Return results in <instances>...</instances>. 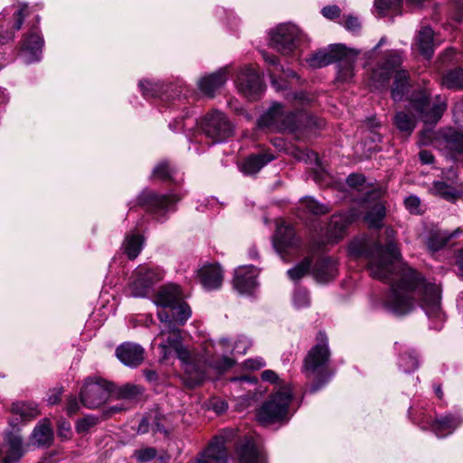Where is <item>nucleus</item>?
I'll return each mask as SVG.
<instances>
[{
    "label": "nucleus",
    "mask_w": 463,
    "mask_h": 463,
    "mask_svg": "<svg viewBox=\"0 0 463 463\" xmlns=\"http://www.w3.org/2000/svg\"><path fill=\"white\" fill-rule=\"evenodd\" d=\"M385 246L367 238L354 240L348 247L353 257L368 260L370 275L391 283V290L383 299V307L398 317L412 312L418 303L430 318L442 317L440 288L435 283L425 282L413 269L403 263L401 252L394 242L395 232L387 228L384 232Z\"/></svg>",
    "instance_id": "nucleus-1"
},
{
    "label": "nucleus",
    "mask_w": 463,
    "mask_h": 463,
    "mask_svg": "<svg viewBox=\"0 0 463 463\" xmlns=\"http://www.w3.org/2000/svg\"><path fill=\"white\" fill-rule=\"evenodd\" d=\"M159 332L155 336V341H159V360L166 363L176 356L184 370L186 383L190 387L201 383L207 375V362L205 352L203 354L192 353L183 345V336L176 323L170 315L164 311H158Z\"/></svg>",
    "instance_id": "nucleus-2"
},
{
    "label": "nucleus",
    "mask_w": 463,
    "mask_h": 463,
    "mask_svg": "<svg viewBox=\"0 0 463 463\" xmlns=\"http://www.w3.org/2000/svg\"><path fill=\"white\" fill-rule=\"evenodd\" d=\"M402 61V52L390 51L384 62L373 71L369 86L374 90L384 89L388 85L391 76L395 72L392 97L395 101L401 100L410 86L408 72L404 70H398Z\"/></svg>",
    "instance_id": "nucleus-3"
},
{
    "label": "nucleus",
    "mask_w": 463,
    "mask_h": 463,
    "mask_svg": "<svg viewBox=\"0 0 463 463\" xmlns=\"http://www.w3.org/2000/svg\"><path fill=\"white\" fill-rule=\"evenodd\" d=\"M329 358L330 352L326 335L320 333L318 343L307 354L301 370L306 378L313 381L308 391L310 393L317 392L329 381Z\"/></svg>",
    "instance_id": "nucleus-4"
},
{
    "label": "nucleus",
    "mask_w": 463,
    "mask_h": 463,
    "mask_svg": "<svg viewBox=\"0 0 463 463\" xmlns=\"http://www.w3.org/2000/svg\"><path fill=\"white\" fill-rule=\"evenodd\" d=\"M251 343L246 336H240L236 342L232 345L226 338L220 339L216 344L212 341L205 344L203 350L207 362V371L214 370L218 373L228 370L234 364V360L226 356L228 352L244 354L250 346Z\"/></svg>",
    "instance_id": "nucleus-5"
},
{
    "label": "nucleus",
    "mask_w": 463,
    "mask_h": 463,
    "mask_svg": "<svg viewBox=\"0 0 463 463\" xmlns=\"http://www.w3.org/2000/svg\"><path fill=\"white\" fill-rule=\"evenodd\" d=\"M291 401V388L288 385L280 387L258 410V421L263 426L287 423L292 415L289 411Z\"/></svg>",
    "instance_id": "nucleus-6"
},
{
    "label": "nucleus",
    "mask_w": 463,
    "mask_h": 463,
    "mask_svg": "<svg viewBox=\"0 0 463 463\" xmlns=\"http://www.w3.org/2000/svg\"><path fill=\"white\" fill-rule=\"evenodd\" d=\"M258 125L260 127L275 128L279 130H288L290 132L312 126L318 127L315 119L308 114L304 112L286 113L279 103L273 104L269 109L260 118Z\"/></svg>",
    "instance_id": "nucleus-7"
},
{
    "label": "nucleus",
    "mask_w": 463,
    "mask_h": 463,
    "mask_svg": "<svg viewBox=\"0 0 463 463\" xmlns=\"http://www.w3.org/2000/svg\"><path fill=\"white\" fill-rule=\"evenodd\" d=\"M154 304L167 308L163 311L168 313L170 317L179 325H184L192 314L190 307L183 300L180 288L176 285L162 287L154 299Z\"/></svg>",
    "instance_id": "nucleus-8"
},
{
    "label": "nucleus",
    "mask_w": 463,
    "mask_h": 463,
    "mask_svg": "<svg viewBox=\"0 0 463 463\" xmlns=\"http://www.w3.org/2000/svg\"><path fill=\"white\" fill-rule=\"evenodd\" d=\"M113 392V383L99 377H89L84 382L80 397L83 406L96 409L103 405Z\"/></svg>",
    "instance_id": "nucleus-9"
},
{
    "label": "nucleus",
    "mask_w": 463,
    "mask_h": 463,
    "mask_svg": "<svg viewBox=\"0 0 463 463\" xmlns=\"http://www.w3.org/2000/svg\"><path fill=\"white\" fill-rule=\"evenodd\" d=\"M306 38L302 31L293 24H280L270 33L272 47L285 55L293 52Z\"/></svg>",
    "instance_id": "nucleus-10"
},
{
    "label": "nucleus",
    "mask_w": 463,
    "mask_h": 463,
    "mask_svg": "<svg viewBox=\"0 0 463 463\" xmlns=\"http://www.w3.org/2000/svg\"><path fill=\"white\" fill-rule=\"evenodd\" d=\"M410 107L415 110L419 118L426 124H436L447 109L444 100H438L431 104L430 93L427 90H420L412 93L410 99Z\"/></svg>",
    "instance_id": "nucleus-11"
},
{
    "label": "nucleus",
    "mask_w": 463,
    "mask_h": 463,
    "mask_svg": "<svg viewBox=\"0 0 463 463\" xmlns=\"http://www.w3.org/2000/svg\"><path fill=\"white\" fill-rule=\"evenodd\" d=\"M18 418H11L9 426L4 435V442L0 444V463H17L24 455L25 449L20 430L17 427Z\"/></svg>",
    "instance_id": "nucleus-12"
},
{
    "label": "nucleus",
    "mask_w": 463,
    "mask_h": 463,
    "mask_svg": "<svg viewBox=\"0 0 463 463\" xmlns=\"http://www.w3.org/2000/svg\"><path fill=\"white\" fill-rule=\"evenodd\" d=\"M201 128L205 136L218 143L225 140L233 132V126L227 117L220 111L208 114L201 123Z\"/></svg>",
    "instance_id": "nucleus-13"
},
{
    "label": "nucleus",
    "mask_w": 463,
    "mask_h": 463,
    "mask_svg": "<svg viewBox=\"0 0 463 463\" xmlns=\"http://www.w3.org/2000/svg\"><path fill=\"white\" fill-rule=\"evenodd\" d=\"M132 278L129 284L130 295L135 298H146L152 293L153 285L162 279V273L157 269L140 266L135 269Z\"/></svg>",
    "instance_id": "nucleus-14"
},
{
    "label": "nucleus",
    "mask_w": 463,
    "mask_h": 463,
    "mask_svg": "<svg viewBox=\"0 0 463 463\" xmlns=\"http://www.w3.org/2000/svg\"><path fill=\"white\" fill-rule=\"evenodd\" d=\"M179 200L180 197L175 194H157L152 191H144L138 197L139 203L156 214L160 222L165 220L168 212L174 210Z\"/></svg>",
    "instance_id": "nucleus-15"
},
{
    "label": "nucleus",
    "mask_w": 463,
    "mask_h": 463,
    "mask_svg": "<svg viewBox=\"0 0 463 463\" xmlns=\"http://www.w3.org/2000/svg\"><path fill=\"white\" fill-rule=\"evenodd\" d=\"M235 85L238 91L248 99H258L263 91V85L259 74L250 65L240 70Z\"/></svg>",
    "instance_id": "nucleus-16"
},
{
    "label": "nucleus",
    "mask_w": 463,
    "mask_h": 463,
    "mask_svg": "<svg viewBox=\"0 0 463 463\" xmlns=\"http://www.w3.org/2000/svg\"><path fill=\"white\" fill-rule=\"evenodd\" d=\"M260 269L252 265L240 266L234 271L233 288L241 295L251 294L258 287Z\"/></svg>",
    "instance_id": "nucleus-17"
},
{
    "label": "nucleus",
    "mask_w": 463,
    "mask_h": 463,
    "mask_svg": "<svg viewBox=\"0 0 463 463\" xmlns=\"http://www.w3.org/2000/svg\"><path fill=\"white\" fill-rule=\"evenodd\" d=\"M230 434V431H225L223 434L216 436L195 463H228L225 443Z\"/></svg>",
    "instance_id": "nucleus-18"
},
{
    "label": "nucleus",
    "mask_w": 463,
    "mask_h": 463,
    "mask_svg": "<svg viewBox=\"0 0 463 463\" xmlns=\"http://www.w3.org/2000/svg\"><path fill=\"white\" fill-rule=\"evenodd\" d=\"M346 46L341 43L332 44L328 49L320 50L306 59L307 64L312 68H322L336 61L339 57L346 55Z\"/></svg>",
    "instance_id": "nucleus-19"
},
{
    "label": "nucleus",
    "mask_w": 463,
    "mask_h": 463,
    "mask_svg": "<svg viewBox=\"0 0 463 463\" xmlns=\"http://www.w3.org/2000/svg\"><path fill=\"white\" fill-rule=\"evenodd\" d=\"M43 39L37 29H33L24 39L22 56L25 63L38 61L41 59Z\"/></svg>",
    "instance_id": "nucleus-20"
},
{
    "label": "nucleus",
    "mask_w": 463,
    "mask_h": 463,
    "mask_svg": "<svg viewBox=\"0 0 463 463\" xmlns=\"http://www.w3.org/2000/svg\"><path fill=\"white\" fill-rule=\"evenodd\" d=\"M200 283L207 290L219 288L223 280L222 269L218 264H205L197 270Z\"/></svg>",
    "instance_id": "nucleus-21"
},
{
    "label": "nucleus",
    "mask_w": 463,
    "mask_h": 463,
    "mask_svg": "<svg viewBox=\"0 0 463 463\" xmlns=\"http://www.w3.org/2000/svg\"><path fill=\"white\" fill-rule=\"evenodd\" d=\"M229 74V67L221 68L209 75L202 77L198 80V87L203 94L213 96L217 90L225 84Z\"/></svg>",
    "instance_id": "nucleus-22"
},
{
    "label": "nucleus",
    "mask_w": 463,
    "mask_h": 463,
    "mask_svg": "<svg viewBox=\"0 0 463 463\" xmlns=\"http://www.w3.org/2000/svg\"><path fill=\"white\" fill-rule=\"evenodd\" d=\"M237 463H267L265 454L252 439H245L236 449Z\"/></svg>",
    "instance_id": "nucleus-23"
},
{
    "label": "nucleus",
    "mask_w": 463,
    "mask_h": 463,
    "mask_svg": "<svg viewBox=\"0 0 463 463\" xmlns=\"http://www.w3.org/2000/svg\"><path fill=\"white\" fill-rule=\"evenodd\" d=\"M116 354L125 365L137 367L144 360V348L137 344L125 343L117 348Z\"/></svg>",
    "instance_id": "nucleus-24"
},
{
    "label": "nucleus",
    "mask_w": 463,
    "mask_h": 463,
    "mask_svg": "<svg viewBox=\"0 0 463 463\" xmlns=\"http://www.w3.org/2000/svg\"><path fill=\"white\" fill-rule=\"evenodd\" d=\"M273 246L280 255L288 252L297 246V239L292 227L279 225L273 237Z\"/></svg>",
    "instance_id": "nucleus-25"
},
{
    "label": "nucleus",
    "mask_w": 463,
    "mask_h": 463,
    "mask_svg": "<svg viewBox=\"0 0 463 463\" xmlns=\"http://www.w3.org/2000/svg\"><path fill=\"white\" fill-rule=\"evenodd\" d=\"M444 147L450 156L463 162V133L454 128H447L441 134Z\"/></svg>",
    "instance_id": "nucleus-26"
},
{
    "label": "nucleus",
    "mask_w": 463,
    "mask_h": 463,
    "mask_svg": "<svg viewBox=\"0 0 463 463\" xmlns=\"http://www.w3.org/2000/svg\"><path fill=\"white\" fill-rule=\"evenodd\" d=\"M413 47L424 58L430 59L435 50L434 31L429 26H424L419 30L415 36Z\"/></svg>",
    "instance_id": "nucleus-27"
},
{
    "label": "nucleus",
    "mask_w": 463,
    "mask_h": 463,
    "mask_svg": "<svg viewBox=\"0 0 463 463\" xmlns=\"http://www.w3.org/2000/svg\"><path fill=\"white\" fill-rule=\"evenodd\" d=\"M458 414H447L430 422V429L439 438L451 434L461 423Z\"/></svg>",
    "instance_id": "nucleus-28"
},
{
    "label": "nucleus",
    "mask_w": 463,
    "mask_h": 463,
    "mask_svg": "<svg viewBox=\"0 0 463 463\" xmlns=\"http://www.w3.org/2000/svg\"><path fill=\"white\" fill-rule=\"evenodd\" d=\"M346 51L350 53L343 55L336 60L339 61L337 79L341 81H350L354 76V64L360 51L355 49H348Z\"/></svg>",
    "instance_id": "nucleus-29"
},
{
    "label": "nucleus",
    "mask_w": 463,
    "mask_h": 463,
    "mask_svg": "<svg viewBox=\"0 0 463 463\" xmlns=\"http://www.w3.org/2000/svg\"><path fill=\"white\" fill-rule=\"evenodd\" d=\"M337 273L336 262L331 258L318 260L314 268V276L317 282L326 283L332 280Z\"/></svg>",
    "instance_id": "nucleus-30"
},
{
    "label": "nucleus",
    "mask_w": 463,
    "mask_h": 463,
    "mask_svg": "<svg viewBox=\"0 0 463 463\" xmlns=\"http://www.w3.org/2000/svg\"><path fill=\"white\" fill-rule=\"evenodd\" d=\"M32 441L37 447H49L53 440V431L48 420H41L33 429Z\"/></svg>",
    "instance_id": "nucleus-31"
},
{
    "label": "nucleus",
    "mask_w": 463,
    "mask_h": 463,
    "mask_svg": "<svg viewBox=\"0 0 463 463\" xmlns=\"http://www.w3.org/2000/svg\"><path fill=\"white\" fill-rule=\"evenodd\" d=\"M273 159L274 156L268 153L251 155L241 163V170L245 175H254Z\"/></svg>",
    "instance_id": "nucleus-32"
},
{
    "label": "nucleus",
    "mask_w": 463,
    "mask_h": 463,
    "mask_svg": "<svg viewBox=\"0 0 463 463\" xmlns=\"http://www.w3.org/2000/svg\"><path fill=\"white\" fill-rule=\"evenodd\" d=\"M461 233H463V229L461 228H457L452 232H449L448 231H437L432 232L427 241L428 249L430 251H437L443 248L450 239L458 237Z\"/></svg>",
    "instance_id": "nucleus-33"
},
{
    "label": "nucleus",
    "mask_w": 463,
    "mask_h": 463,
    "mask_svg": "<svg viewBox=\"0 0 463 463\" xmlns=\"http://www.w3.org/2000/svg\"><path fill=\"white\" fill-rule=\"evenodd\" d=\"M351 222V217L347 214L340 213L333 215L327 228L329 238L333 240L341 239Z\"/></svg>",
    "instance_id": "nucleus-34"
},
{
    "label": "nucleus",
    "mask_w": 463,
    "mask_h": 463,
    "mask_svg": "<svg viewBox=\"0 0 463 463\" xmlns=\"http://www.w3.org/2000/svg\"><path fill=\"white\" fill-rule=\"evenodd\" d=\"M11 412L21 420H31L40 414L38 406L34 402H17L12 404Z\"/></svg>",
    "instance_id": "nucleus-35"
},
{
    "label": "nucleus",
    "mask_w": 463,
    "mask_h": 463,
    "mask_svg": "<svg viewBox=\"0 0 463 463\" xmlns=\"http://www.w3.org/2000/svg\"><path fill=\"white\" fill-rule=\"evenodd\" d=\"M144 244V238L137 233H132L126 237L123 249L129 259H135L140 253Z\"/></svg>",
    "instance_id": "nucleus-36"
},
{
    "label": "nucleus",
    "mask_w": 463,
    "mask_h": 463,
    "mask_svg": "<svg viewBox=\"0 0 463 463\" xmlns=\"http://www.w3.org/2000/svg\"><path fill=\"white\" fill-rule=\"evenodd\" d=\"M441 84L448 89H463V69L458 68L446 72L442 76Z\"/></svg>",
    "instance_id": "nucleus-37"
},
{
    "label": "nucleus",
    "mask_w": 463,
    "mask_h": 463,
    "mask_svg": "<svg viewBox=\"0 0 463 463\" xmlns=\"http://www.w3.org/2000/svg\"><path fill=\"white\" fill-rule=\"evenodd\" d=\"M394 124L401 132L410 135L415 128V116L400 111L394 117Z\"/></svg>",
    "instance_id": "nucleus-38"
},
{
    "label": "nucleus",
    "mask_w": 463,
    "mask_h": 463,
    "mask_svg": "<svg viewBox=\"0 0 463 463\" xmlns=\"http://www.w3.org/2000/svg\"><path fill=\"white\" fill-rule=\"evenodd\" d=\"M384 215V206L381 203L376 202L373 203L372 209L365 214L364 220L370 227L379 228Z\"/></svg>",
    "instance_id": "nucleus-39"
},
{
    "label": "nucleus",
    "mask_w": 463,
    "mask_h": 463,
    "mask_svg": "<svg viewBox=\"0 0 463 463\" xmlns=\"http://www.w3.org/2000/svg\"><path fill=\"white\" fill-rule=\"evenodd\" d=\"M143 392V388L140 385L127 383L118 387L114 388L113 395L118 399L132 400Z\"/></svg>",
    "instance_id": "nucleus-40"
},
{
    "label": "nucleus",
    "mask_w": 463,
    "mask_h": 463,
    "mask_svg": "<svg viewBox=\"0 0 463 463\" xmlns=\"http://www.w3.org/2000/svg\"><path fill=\"white\" fill-rule=\"evenodd\" d=\"M145 97H158L163 93L164 84L160 81L142 80L138 84Z\"/></svg>",
    "instance_id": "nucleus-41"
},
{
    "label": "nucleus",
    "mask_w": 463,
    "mask_h": 463,
    "mask_svg": "<svg viewBox=\"0 0 463 463\" xmlns=\"http://www.w3.org/2000/svg\"><path fill=\"white\" fill-rule=\"evenodd\" d=\"M301 207L315 215L325 214L329 212V207L316 201L313 197L306 196L301 200Z\"/></svg>",
    "instance_id": "nucleus-42"
},
{
    "label": "nucleus",
    "mask_w": 463,
    "mask_h": 463,
    "mask_svg": "<svg viewBox=\"0 0 463 463\" xmlns=\"http://www.w3.org/2000/svg\"><path fill=\"white\" fill-rule=\"evenodd\" d=\"M439 61L444 66L463 62V53L457 52L454 48H447L439 57Z\"/></svg>",
    "instance_id": "nucleus-43"
},
{
    "label": "nucleus",
    "mask_w": 463,
    "mask_h": 463,
    "mask_svg": "<svg viewBox=\"0 0 463 463\" xmlns=\"http://www.w3.org/2000/svg\"><path fill=\"white\" fill-rule=\"evenodd\" d=\"M311 260L309 258H305L301 262L297 264L292 269L288 270V275L290 279L298 280L304 277L310 269Z\"/></svg>",
    "instance_id": "nucleus-44"
},
{
    "label": "nucleus",
    "mask_w": 463,
    "mask_h": 463,
    "mask_svg": "<svg viewBox=\"0 0 463 463\" xmlns=\"http://www.w3.org/2000/svg\"><path fill=\"white\" fill-rule=\"evenodd\" d=\"M398 365L404 373H411L418 368L419 362L412 353H408L400 356Z\"/></svg>",
    "instance_id": "nucleus-45"
},
{
    "label": "nucleus",
    "mask_w": 463,
    "mask_h": 463,
    "mask_svg": "<svg viewBox=\"0 0 463 463\" xmlns=\"http://www.w3.org/2000/svg\"><path fill=\"white\" fill-rule=\"evenodd\" d=\"M293 305L298 309L307 307L310 305L308 292L304 288H296L293 294Z\"/></svg>",
    "instance_id": "nucleus-46"
},
{
    "label": "nucleus",
    "mask_w": 463,
    "mask_h": 463,
    "mask_svg": "<svg viewBox=\"0 0 463 463\" xmlns=\"http://www.w3.org/2000/svg\"><path fill=\"white\" fill-rule=\"evenodd\" d=\"M431 191L433 194L440 195L446 199L454 197L455 190L443 181H436L432 184Z\"/></svg>",
    "instance_id": "nucleus-47"
},
{
    "label": "nucleus",
    "mask_w": 463,
    "mask_h": 463,
    "mask_svg": "<svg viewBox=\"0 0 463 463\" xmlns=\"http://www.w3.org/2000/svg\"><path fill=\"white\" fill-rule=\"evenodd\" d=\"M173 174L174 169L166 161L160 162L153 170V176L161 180L171 179Z\"/></svg>",
    "instance_id": "nucleus-48"
},
{
    "label": "nucleus",
    "mask_w": 463,
    "mask_h": 463,
    "mask_svg": "<svg viewBox=\"0 0 463 463\" xmlns=\"http://www.w3.org/2000/svg\"><path fill=\"white\" fill-rule=\"evenodd\" d=\"M98 423V418L88 415L83 419L80 420L76 424V430L78 433L87 432L90 428Z\"/></svg>",
    "instance_id": "nucleus-49"
},
{
    "label": "nucleus",
    "mask_w": 463,
    "mask_h": 463,
    "mask_svg": "<svg viewBox=\"0 0 463 463\" xmlns=\"http://www.w3.org/2000/svg\"><path fill=\"white\" fill-rule=\"evenodd\" d=\"M399 7L394 1L391 0H374V8L380 16H384L391 9Z\"/></svg>",
    "instance_id": "nucleus-50"
},
{
    "label": "nucleus",
    "mask_w": 463,
    "mask_h": 463,
    "mask_svg": "<svg viewBox=\"0 0 463 463\" xmlns=\"http://www.w3.org/2000/svg\"><path fill=\"white\" fill-rule=\"evenodd\" d=\"M28 5L25 3H23L19 5L18 10L14 13V16L15 22L13 25V28L15 31H19L24 24L25 17L28 15L27 12Z\"/></svg>",
    "instance_id": "nucleus-51"
},
{
    "label": "nucleus",
    "mask_w": 463,
    "mask_h": 463,
    "mask_svg": "<svg viewBox=\"0 0 463 463\" xmlns=\"http://www.w3.org/2000/svg\"><path fill=\"white\" fill-rule=\"evenodd\" d=\"M156 456V450L154 448H144L135 451V457L139 462L152 460Z\"/></svg>",
    "instance_id": "nucleus-52"
},
{
    "label": "nucleus",
    "mask_w": 463,
    "mask_h": 463,
    "mask_svg": "<svg viewBox=\"0 0 463 463\" xmlns=\"http://www.w3.org/2000/svg\"><path fill=\"white\" fill-rule=\"evenodd\" d=\"M196 122V119L194 118H186L185 119H176L175 120V122L172 124H170V128H173L174 130H183V131H186L188 129H191L192 127L195 124Z\"/></svg>",
    "instance_id": "nucleus-53"
},
{
    "label": "nucleus",
    "mask_w": 463,
    "mask_h": 463,
    "mask_svg": "<svg viewBox=\"0 0 463 463\" xmlns=\"http://www.w3.org/2000/svg\"><path fill=\"white\" fill-rule=\"evenodd\" d=\"M420 199L415 195H411L404 200V204L406 208L411 213H420Z\"/></svg>",
    "instance_id": "nucleus-54"
},
{
    "label": "nucleus",
    "mask_w": 463,
    "mask_h": 463,
    "mask_svg": "<svg viewBox=\"0 0 463 463\" xmlns=\"http://www.w3.org/2000/svg\"><path fill=\"white\" fill-rule=\"evenodd\" d=\"M321 13L326 19L333 20L340 16L341 9L337 5H327L323 7Z\"/></svg>",
    "instance_id": "nucleus-55"
},
{
    "label": "nucleus",
    "mask_w": 463,
    "mask_h": 463,
    "mask_svg": "<svg viewBox=\"0 0 463 463\" xmlns=\"http://www.w3.org/2000/svg\"><path fill=\"white\" fill-rule=\"evenodd\" d=\"M344 26L345 27L346 30H348L352 33H355V32L359 31V29L361 28V24L357 17L353 16V15H348L345 19Z\"/></svg>",
    "instance_id": "nucleus-56"
},
{
    "label": "nucleus",
    "mask_w": 463,
    "mask_h": 463,
    "mask_svg": "<svg viewBox=\"0 0 463 463\" xmlns=\"http://www.w3.org/2000/svg\"><path fill=\"white\" fill-rule=\"evenodd\" d=\"M71 434V424L65 420H60L58 424V435L63 439H67L70 438Z\"/></svg>",
    "instance_id": "nucleus-57"
},
{
    "label": "nucleus",
    "mask_w": 463,
    "mask_h": 463,
    "mask_svg": "<svg viewBox=\"0 0 463 463\" xmlns=\"http://www.w3.org/2000/svg\"><path fill=\"white\" fill-rule=\"evenodd\" d=\"M346 182L351 187L360 188L365 183V178L362 175L353 174L347 177Z\"/></svg>",
    "instance_id": "nucleus-58"
},
{
    "label": "nucleus",
    "mask_w": 463,
    "mask_h": 463,
    "mask_svg": "<svg viewBox=\"0 0 463 463\" xmlns=\"http://www.w3.org/2000/svg\"><path fill=\"white\" fill-rule=\"evenodd\" d=\"M266 364L265 361L261 357L253 359H248L244 362V367L250 370H258L264 367Z\"/></svg>",
    "instance_id": "nucleus-59"
},
{
    "label": "nucleus",
    "mask_w": 463,
    "mask_h": 463,
    "mask_svg": "<svg viewBox=\"0 0 463 463\" xmlns=\"http://www.w3.org/2000/svg\"><path fill=\"white\" fill-rule=\"evenodd\" d=\"M452 5L454 7L453 18L457 22H460L463 18V0H453Z\"/></svg>",
    "instance_id": "nucleus-60"
},
{
    "label": "nucleus",
    "mask_w": 463,
    "mask_h": 463,
    "mask_svg": "<svg viewBox=\"0 0 463 463\" xmlns=\"http://www.w3.org/2000/svg\"><path fill=\"white\" fill-rule=\"evenodd\" d=\"M261 379L265 382L270 383H279V377L272 370H265L261 373Z\"/></svg>",
    "instance_id": "nucleus-61"
},
{
    "label": "nucleus",
    "mask_w": 463,
    "mask_h": 463,
    "mask_svg": "<svg viewBox=\"0 0 463 463\" xmlns=\"http://www.w3.org/2000/svg\"><path fill=\"white\" fill-rule=\"evenodd\" d=\"M79 408H80V406H79L77 399L74 397H71L68 401V403H67V407H66L67 413L69 415H72L78 411Z\"/></svg>",
    "instance_id": "nucleus-62"
},
{
    "label": "nucleus",
    "mask_w": 463,
    "mask_h": 463,
    "mask_svg": "<svg viewBox=\"0 0 463 463\" xmlns=\"http://www.w3.org/2000/svg\"><path fill=\"white\" fill-rule=\"evenodd\" d=\"M419 157L423 164H432L434 162V156L432 153L428 150H421L419 153Z\"/></svg>",
    "instance_id": "nucleus-63"
},
{
    "label": "nucleus",
    "mask_w": 463,
    "mask_h": 463,
    "mask_svg": "<svg viewBox=\"0 0 463 463\" xmlns=\"http://www.w3.org/2000/svg\"><path fill=\"white\" fill-rule=\"evenodd\" d=\"M457 265L458 267L459 276L463 279V250H459L457 254Z\"/></svg>",
    "instance_id": "nucleus-64"
}]
</instances>
